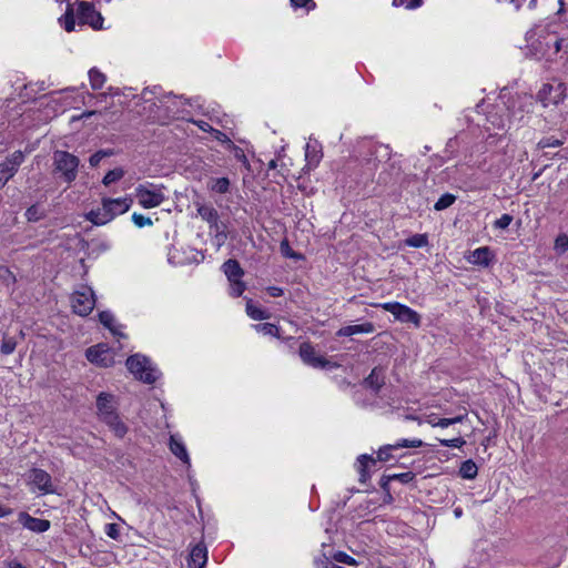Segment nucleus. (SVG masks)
<instances>
[{"label":"nucleus","instance_id":"32","mask_svg":"<svg viewBox=\"0 0 568 568\" xmlns=\"http://www.w3.org/2000/svg\"><path fill=\"white\" fill-rule=\"evenodd\" d=\"M209 187L215 193L225 194L230 190V180L227 178L212 179L209 183Z\"/></svg>","mask_w":568,"mask_h":568},{"label":"nucleus","instance_id":"53","mask_svg":"<svg viewBox=\"0 0 568 568\" xmlns=\"http://www.w3.org/2000/svg\"><path fill=\"white\" fill-rule=\"evenodd\" d=\"M231 146H232V148H233V150H234V156H235L239 161H241V162H243V163H247V159H246V155H245L244 151H243L241 148L235 146L233 143L231 144Z\"/></svg>","mask_w":568,"mask_h":568},{"label":"nucleus","instance_id":"24","mask_svg":"<svg viewBox=\"0 0 568 568\" xmlns=\"http://www.w3.org/2000/svg\"><path fill=\"white\" fill-rule=\"evenodd\" d=\"M85 217L94 225H104L112 221V214L108 213L103 204L102 207L90 211Z\"/></svg>","mask_w":568,"mask_h":568},{"label":"nucleus","instance_id":"11","mask_svg":"<svg viewBox=\"0 0 568 568\" xmlns=\"http://www.w3.org/2000/svg\"><path fill=\"white\" fill-rule=\"evenodd\" d=\"M85 356L89 362L103 367H109L113 364V357L109 348L103 344L89 347L85 352Z\"/></svg>","mask_w":568,"mask_h":568},{"label":"nucleus","instance_id":"22","mask_svg":"<svg viewBox=\"0 0 568 568\" xmlns=\"http://www.w3.org/2000/svg\"><path fill=\"white\" fill-rule=\"evenodd\" d=\"M493 253L489 247L483 246L474 250L468 257V262L475 265L488 266L491 262Z\"/></svg>","mask_w":568,"mask_h":568},{"label":"nucleus","instance_id":"10","mask_svg":"<svg viewBox=\"0 0 568 568\" xmlns=\"http://www.w3.org/2000/svg\"><path fill=\"white\" fill-rule=\"evenodd\" d=\"M29 480L30 484L43 495L52 494L54 491L51 476L43 469H31Z\"/></svg>","mask_w":568,"mask_h":568},{"label":"nucleus","instance_id":"41","mask_svg":"<svg viewBox=\"0 0 568 568\" xmlns=\"http://www.w3.org/2000/svg\"><path fill=\"white\" fill-rule=\"evenodd\" d=\"M291 6L296 9H305L306 12H310L315 8L314 0H290Z\"/></svg>","mask_w":568,"mask_h":568},{"label":"nucleus","instance_id":"33","mask_svg":"<svg viewBox=\"0 0 568 568\" xmlns=\"http://www.w3.org/2000/svg\"><path fill=\"white\" fill-rule=\"evenodd\" d=\"M254 329L257 333H262L263 335H270L274 337H280V327L272 323H263L253 325Z\"/></svg>","mask_w":568,"mask_h":568},{"label":"nucleus","instance_id":"15","mask_svg":"<svg viewBox=\"0 0 568 568\" xmlns=\"http://www.w3.org/2000/svg\"><path fill=\"white\" fill-rule=\"evenodd\" d=\"M103 205L106 209L108 213L112 214V220L125 212L129 211L131 201L126 197L121 199H103Z\"/></svg>","mask_w":568,"mask_h":568},{"label":"nucleus","instance_id":"4","mask_svg":"<svg viewBox=\"0 0 568 568\" xmlns=\"http://www.w3.org/2000/svg\"><path fill=\"white\" fill-rule=\"evenodd\" d=\"M71 305L73 312L80 316L89 315L95 306V297L92 288L81 285L71 295Z\"/></svg>","mask_w":568,"mask_h":568},{"label":"nucleus","instance_id":"12","mask_svg":"<svg viewBox=\"0 0 568 568\" xmlns=\"http://www.w3.org/2000/svg\"><path fill=\"white\" fill-rule=\"evenodd\" d=\"M18 520L23 526V528L37 534L44 532L50 528L49 520L32 517L26 511L19 513Z\"/></svg>","mask_w":568,"mask_h":568},{"label":"nucleus","instance_id":"48","mask_svg":"<svg viewBox=\"0 0 568 568\" xmlns=\"http://www.w3.org/2000/svg\"><path fill=\"white\" fill-rule=\"evenodd\" d=\"M465 417V415H460L453 418H439L436 424L438 425V427L446 428L450 425L462 423Z\"/></svg>","mask_w":568,"mask_h":568},{"label":"nucleus","instance_id":"18","mask_svg":"<svg viewBox=\"0 0 568 568\" xmlns=\"http://www.w3.org/2000/svg\"><path fill=\"white\" fill-rule=\"evenodd\" d=\"M101 420L106 424L110 429L114 433V435L119 438H122L128 433L126 425L120 419L116 410L102 417Z\"/></svg>","mask_w":568,"mask_h":568},{"label":"nucleus","instance_id":"30","mask_svg":"<svg viewBox=\"0 0 568 568\" xmlns=\"http://www.w3.org/2000/svg\"><path fill=\"white\" fill-rule=\"evenodd\" d=\"M478 474L477 465L471 460H465L459 468V475L464 479H474Z\"/></svg>","mask_w":568,"mask_h":568},{"label":"nucleus","instance_id":"38","mask_svg":"<svg viewBox=\"0 0 568 568\" xmlns=\"http://www.w3.org/2000/svg\"><path fill=\"white\" fill-rule=\"evenodd\" d=\"M45 213L38 205H31L26 211V217L29 222H37L44 217Z\"/></svg>","mask_w":568,"mask_h":568},{"label":"nucleus","instance_id":"42","mask_svg":"<svg viewBox=\"0 0 568 568\" xmlns=\"http://www.w3.org/2000/svg\"><path fill=\"white\" fill-rule=\"evenodd\" d=\"M0 280L8 286L16 282L13 273L3 265H0Z\"/></svg>","mask_w":568,"mask_h":568},{"label":"nucleus","instance_id":"17","mask_svg":"<svg viewBox=\"0 0 568 568\" xmlns=\"http://www.w3.org/2000/svg\"><path fill=\"white\" fill-rule=\"evenodd\" d=\"M169 447L171 453L178 457L181 462H183L187 467L191 466V459L186 447L182 439L178 435L170 436Z\"/></svg>","mask_w":568,"mask_h":568},{"label":"nucleus","instance_id":"59","mask_svg":"<svg viewBox=\"0 0 568 568\" xmlns=\"http://www.w3.org/2000/svg\"><path fill=\"white\" fill-rule=\"evenodd\" d=\"M194 123L204 132L213 131V128L205 121L200 120V121H195Z\"/></svg>","mask_w":568,"mask_h":568},{"label":"nucleus","instance_id":"19","mask_svg":"<svg viewBox=\"0 0 568 568\" xmlns=\"http://www.w3.org/2000/svg\"><path fill=\"white\" fill-rule=\"evenodd\" d=\"M101 420L106 424L110 429L114 433V435L119 438H122L128 433L126 425L120 419L116 410L102 417Z\"/></svg>","mask_w":568,"mask_h":568},{"label":"nucleus","instance_id":"34","mask_svg":"<svg viewBox=\"0 0 568 568\" xmlns=\"http://www.w3.org/2000/svg\"><path fill=\"white\" fill-rule=\"evenodd\" d=\"M60 23L67 32H71L74 30L75 21L73 16V9L71 6L68 7L64 16L60 19Z\"/></svg>","mask_w":568,"mask_h":568},{"label":"nucleus","instance_id":"27","mask_svg":"<svg viewBox=\"0 0 568 568\" xmlns=\"http://www.w3.org/2000/svg\"><path fill=\"white\" fill-rule=\"evenodd\" d=\"M369 464H375V459L369 455H361L357 458V470L359 473V481L362 483H365L369 477L367 471Z\"/></svg>","mask_w":568,"mask_h":568},{"label":"nucleus","instance_id":"44","mask_svg":"<svg viewBox=\"0 0 568 568\" xmlns=\"http://www.w3.org/2000/svg\"><path fill=\"white\" fill-rule=\"evenodd\" d=\"M439 443L444 447H453V448H460L466 444L465 439L460 436L452 438V439H439Z\"/></svg>","mask_w":568,"mask_h":568},{"label":"nucleus","instance_id":"5","mask_svg":"<svg viewBox=\"0 0 568 568\" xmlns=\"http://www.w3.org/2000/svg\"><path fill=\"white\" fill-rule=\"evenodd\" d=\"M375 306L389 312L395 317V320L400 323H410L415 327L420 326V315L407 305L400 304L398 302H386L376 304Z\"/></svg>","mask_w":568,"mask_h":568},{"label":"nucleus","instance_id":"50","mask_svg":"<svg viewBox=\"0 0 568 568\" xmlns=\"http://www.w3.org/2000/svg\"><path fill=\"white\" fill-rule=\"evenodd\" d=\"M513 222V216L509 214H503L498 220L495 221V229L505 230Z\"/></svg>","mask_w":568,"mask_h":568},{"label":"nucleus","instance_id":"29","mask_svg":"<svg viewBox=\"0 0 568 568\" xmlns=\"http://www.w3.org/2000/svg\"><path fill=\"white\" fill-rule=\"evenodd\" d=\"M246 313L254 321L270 318V313L256 306L251 300L246 303Z\"/></svg>","mask_w":568,"mask_h":568},{"label":"nucleus","instance_id":"60","mask_svg":"<svg viewBox=\"0 0 568 568\" xmlns=\"http://www.w3.org/2000/svg\"><path fill=\"white\" fill-rule=\"evenodd\" d=\"M12 513H13V510L11 508L6 507L0 503V518L7 517V516L11 515Z\"/></svg>","mask_w":568,"mask_h":568},{"label":"nucleus","instance_id":"21","mask_svg":"<svg viewBox=\"0 0 568 568\" xmlns=\"http://www.w3.org/2000/svg\"><path fill=\"white\" fill-rule=\"evenodd\" d=\"M374 331H375L374 324L371 322H366L363 324L348 325V326L341 327L336 332V335L339 337H343V336H352V335H357V334H371Z\"/></svg>","mask_w":568,"mask_h":568},{"label":"nucleus","instance_id":"26","mask_svg":"<svg viewBox=\"0 0 568 568\" xmlns=\"http://www.w3.org/2000/svg\"><path fill=\"white\" fill-rule=\"evenodd\" d=\"M196 211H197V214L204 221L210 223L211 226L217 224L219 213H217V211L213 206L201 204V205L197 206Z\"/></svg>","mask_w":568,"mask_h":568},{"label":"nucleus","instance_id":"46","mask_svg":"<svg viewBox=\"0 0 568 568\" xmlns=\"http://www.w3.org/2000/svg\"><path fill=\"white\" fill-rule=\"evenodd\" d=\"M562 144L561 140H558L554 136L544 138L539 141L538 146L540 149H547V148H557Z\"/></svg>","mask_w":568,"mask_h":568},{"label":"nucleus","instance_id":"40","mask_svg":"<svg viewBox=\"0 0 568 568\" xmlns=\"http://www.w3.org/2000/svg\"><path fill=\"white\" fill-rule=\"evenodd\" d=\"M555 250L559 254H562L568 251V235L567 234H559L556 237Z\"/></svg>","mask_w":568,"mask_h":568},{"label":"nucleus","instance_id":"37","mask_svg":"<svg viewBox=\"0 0 568 568\" xmlns=\"http://www.w3.org/2000/svg\"><path fill=\"white\" fill-rule=\"evenodd\" d=\"M123 175H124V171L122 169H120V168L113 169L104 175L102 183L108 186V185L121 180L123 178Z\"/></svg>","mask_w":568,"mask_h":568},{"label":"nucleus","instance_id":"1","mask_svg":"<svg viewBox=\"0 0 568 568\" xmlns=\"http://www.w3.org/2000/svg\"><path fill=\"white\" fill-rule=\"evenodd\" d=\"M126 367L136 379L145 384H153L160 377L159 371L152 366L150 359L140 354L130 356L126 359Z\"/></svg>","mask_w":568,"mask_h":568},{"label":"nucleus","instance_id":"47","mask_svg":"<svg viewBox=\"0 0 568 568\" xmlns=\"http://www.w3.org/2000/svg\"><path fill=\"white\" fill-rule=\"evenodd\" d=\"M280 248H281V253L283 254V256L285 257H290V258H301V255L295 253L288 242L286 240L282 241L281 242V245H280Z\"/></svg>","mask_w":568,"mask_h":568},{"label":"nucleus","instance_id":"8","mask_svg":"<svg viewBox=\"0 0 568 568\" xmlns=\"http://www.w3.org/2000/svg\"><path fill=\"white\" fill-rule=\"evenodd\" d=\"M77 17L81 24H89L93 29L102 28L103 18L100 12L95 11L92 3L85 1L79 2Z\"/></svg>","mask_w":568,"mask_h":568},{"label":"nucleus","instance_id":"14","mask_svg":"<svg viewBox=\"0 0 568 568\" xmlns=\"http://www.w3.org/2000/svg\"><path fill=\"white\" fill-rule=\"evenodd\" d=\"M323 158L321 144L317 141H310L305 146V168L307 170L315 169Z\"/></svg>","mask_w":568,"mask_h":568},{"label":"nucleus","instance_id":"23","mask_svg":"<svg viewBox=\"0 0 568 568\" xmlns=\"http://www.w3.org/2000/svg\"><path fill=\"white\" fill-rule=\"evenodd\" d=\"M222 268H223V272L226 275L229 282L237 281V280L242 278V276L244 275V271L242 270V267L240 266V263L236 260H232V258L227 260L222 265Z\"/></svg>","mask_w":568,"mask_h":568},{"label":"nucleus","instance_id":"9","mask_svg":"<svg viewBox=\"0 0 568 568\" xmlns=\"http://www.w3.org/2000/svg\"><path fill=\"white\" fill-rule=\"evenodd\" d=\"M300 357L304 364L313 368H326L331 366V363L325 357L318 355L315 352L314 346L308 342H304L301 344Z\"/></svg>","mask_w":568,"mask_h":568},{"label":"nucleus","instance_id":"45","mask_svg":"<svg viewBox=\"0 0 568 568\" xmlns=\"http://www.w3.org/2000/svg\"><path fill=\"white\" fill-rule=\"evenodd\" d=\"M132 221L134 223L135 226L138 227H144V226H150L153 224L152 220L148 216H144L142 214H139V213H133L132 214Z\"/></svg>","mask_w":568,"mask_h":568},{"label":"nucleus","instance_id":"20","mask_svg":"<svg viewBox=\"0 0 568 568\" xmlns=\"http://www.w3.org/2000/svg\"><path fill=\"white\" fill-rule=\"evenodd\" d=\"M98 416L101 419L108 414L115 412L114 396L109 393H100L97 397Z\"/></svg>","mask_w":568,"mask_h":568},{"label":"nucleus","instance_id":"28","mask_svg":"<svg viewBox=\"0 0 568 568\" xmlns=\"http://www.w3.org/2000/svg\"><path fill=\"white\" fill-rule=\"evenodd\" d=\"M365 383L367 384V386H369L371 388H373L374 390H379L381 387L384 385V374H383V371L375 367L371 374L367 376V378L365 379Z\"/></svg>","mask_w":568,"mask_h":568},{"label":"nucleus","instance_id":"6","mask_svg":"<svg viewBox=\"0 0 568 568\" xmlns=\"http://www.w3.org/2000/svg\"><path fill=\"white\" fill-rule=\"evenodd\" d=\"M566 98V85L561 82L557 84L545 83L537 93V100L544 108L557 105Z\"/></svg>","mask_w":568,"mask_h":568},{"label":"nucleus","instance_id":"2","mask_svg":"<svg viewBox=\"0 0 568 568\" xmlns=\"http://www.w3.org/2000/svg\"><path fill=\"white\" fill-rule=\"evenodd\" d=\"M79 164V158L70 152L58 150L53 153L54 171L68 184H71L77 179Z\"/></svg>","mask_w":568,"mask_h":568},{"label":"nucleus","instance_id":"63","mask_svg":"<svg viewBox=\"0 0 568 568\" xmlns=\"http://www.w3.org/2000/svg\"><path fill=\"white\" fill-rule=\"evenodd\" d=\"M438 419H439V418H437V417L429 416V417H428V419H427V423H428L430 426H433V427H438V425L436 424Z\"/></svg>","mask_w":568,"mask_h":568},{"label":"nucleus","instance_id":"16","mask_svg":"<svg viewBox=\"0 0 568 568\" xmlns=\"http://www.w3.org/2000/svg\"><path fill=\"white\" fill-rule=\"evenodd\" d=\"M207 561V550L203 544L195 545L189 555V568H204Z\"/></svg>","mask_w":568,"mask_h":568},{"label":"nucleus","instance_id":"57","mask_svg":"<svg viewBox=\"0 0 568 568\" xmlns=\"http://www.w3.org/2000/svg\"><path fill=\"white\" fill-rule=\"evenodd\" d=\"M267 292L271 296L273 297H278V296H282L283 295V288L281 287H277V286H270L267 287Z\"/></svg>","mask_w":568,"mask_h":568},{"label":"nucleus","instance_id":"61","mask_svg":"<svg viewBox=\"0 0 568 568\" xmlns=\"http://www.w3.org/2000/svg\"><path fill=\"white\" fill-rule=\"evenodd\" d=\"M98 112L97 111H85L83 112L82 114H80L79 116H73L72 120H79V119H84V118H90L94 114H97Z\"/></svg>","mask_w":568,"mask_h":568},{"label":"nucleus","instance_id":"51","mask_svg":"<svg viewBox=\"0 0 568 568\" xmlns=\"http://www.w3.org/2000/svg\"><path fill=\"white\" fill-rule=\"evenodd\" d=\"M104 532L111 539L116 540L120 537V527L116 524H106Z\"/></svg>","mask_w":568,"mask_h":568},{"label":"nucleus","instance_id":"31","mask_svg":"<svg viewBox=\"0 0 568 568\" xmlns=\"http://www.w3.org/2000/svg\"><path fill=\"white\" fill-rule=\"evenodd\" d=\"M90 85L93 90H100L106 81V77L97 68L89 71Z\"/></svg>","mask_w":568,"mask_h":568},{"label":"nucleus","instance_id":"39","mask_svg":"<svg viewBox=\"0 0 568 568\" xmlns=\"http://www.w3.org/2000/svg\"><path fill=\"white\" fill-rule=\"evenodd\" d=\"M17 347V342L13 337H4L0 347V352L3 355H9L14 352Z\"/></svg>","mask_w":568,"mask_h":568},{"label":"nucleus","instance_id":"55","mask_svg":"<svg viewBox=\"0 0 568 568\" xmlns=\"http://www.w3.org/2000/svg\"><path fill=\"white\" fill-rule=\"evenodd\" d=\"M212 132L214 133V136L216 140L223 142V143H227L230 145L232 144V141L229 139V136L225 133H223L219 130H214V129Z\"/></svg>","mask_w":568,"mask_h":568},{"label":"nucleus","instance_id":"7","mask_svg":"<svg viewBox=\"0 0 568 568\" xmlns=\"http://www.w3.org/2000/svg\"><path fill=\"white\" fill-rule=\"evenodd\" d=\"M23 161V153L21 151H16L10 154L6 161L0 163V187H3L8 181L14 176Z\"/></svg>","mask_w":568,"mask_h":568},{"label":"nucleus","instance_id":"52","mask_svg":"<svg viewBox=\"0 0 568 568\" xmlns=\"http://www.w3.org/2000/svg\"><path fill=\"white\" fill-rule=\"evenodd\" d=\"M108 155L109 153L105 151H98L90 156L89 163L91 166L95 168L100 164L101 160Z\"/></svg>","mask_w":568,"mask_h":568},{"label":"nucleus","instance_id":"64","mask_svg":"<svg viewBox=\"0 0 568 568\" xmlns=\"http://www.w3.org/2000/svg\"><path fill=\"white\" fill-rule=\"evenodd\" d=\"M267 166H268V169H270V170H274V169H276V166H277L276 160H271V161L268 162V165H267Z\"/></svg>","mask_w":568,"mask_h":568},{"label":"nucleus","instance_id":"62","mask_svg":"<svg viewBox=\"0 0 568 568\" xmlns=\"http://www.w3.org/2000/svg\"><path fill=\"white\" fill-rule=\"evenodd\" d=\"M8 568H26L21 562L17 560H10L7 562Z\"/></svg>","mask_w":568,"mask_h":568},{"label":"nucleus","instance_id":"25","mask_svg":"<svg viewBox=\"0 0 568 568\" xmlns=\"http://www.w3.org/2000/svg\"><path fill=\"white\" fill-rule=\"evenodd\" d=\"M99 320L101 322V324L106 327L108 329H110V332L114 335V336H120V337H123L124 335L121 333L120 328H121V325H116L115 323V318L113 316V314L109 311H102L99 313Z\"/></svg>","mask_w":568,"mask_h":568},{"label":"nucleus","instance_id":"56","mask_svg":"<svg viewBox=\"0 0 568 568\" xmlns=\"http://www.w3.org/2000/svg\"><path fill=\"white\" fill-rule=\"evenodd\" d=\"M393 478L398 479L402 483H409L414 478V475L410 471H407V473L395 475V476H393Z\"/></svg>","mask_w":568,"mask_h":568},{"label":"nucleus","instance_id":"3","mask_svg":"<svg viewBox=\"0 0 568 568\" xmlns=\"http://www.w3.org/2000/svg\"><path fill=\"white\" fill-rule=\"evenodd\" d=\"M165 187L153 183L140 184L135 187V197L143 209L160 206L165 200Z\"/></svg>","mask_w":568,"mask_h":568},{"label":"nucleus","instance_id":"36","mask_svg":"<svg viewBox=\"0 0 568 568\" xmlns=\"http://www.w3.org/2000/svg\"><path fill=\"white\" fill-rule=\"evenodd\" d=\"M455 201H456L455 195H453L450 193H445L435 203L434 209L436 211L445 210V209L449 207L450 205H453Z\"/></svg>","mask_w":568,"mask_h":568},{"label":"nucleus","instance_id":"13","mask_svg":"<svg viewBox=\"0 0 568 568\" xmlns=\"http://www.w3.org/2000/svg\"><path fill=\"white\" fill-rule=\"evenodd\" d=\"M423 446V442L420 439H400L396 442L394 445H387L382 447L377 453V458L379 460L386 462L389 459V450L398 449V448H418Z\"/></svg>","mask_w":568,"mask_h":568},{"label":"nucleus","instance_id":"35","mask_svg":"<svg viewBox=\"0 0 568 568\" xmlns=\"http://www.w3.org/2000/svg\"><path fill=\"white\" fill-rule=\"evenodd\" d=\"M405 244L410 247H424L428 245V236L426 234H415L406 239Z\"/></svg>","mask_w":568,"mask_h":568},{"label":"nucleus","instance_id":"49","mask_svg":"<svg viewBox=\"0 0 568 568\" xmlns=\"http://www.w3.org/2000/svg\"><path fill=\"white\" fill-rule=\"evenodd\" d=\"M422 0H393L394 7H404L406 9H415L419 7Z\"/></svg>","mask_w":568,"mask_h":568},{"label":"nucleus","instance_id":"43","mask_svg":"<svg viewBox=\"0 0 568 568\" xmlns=\"http://www.w3.org/2000/svg\"><path fill=\"white\" fill-rule=\"evenodd\" d=\"M245 288H246L245 283L241 278L237 281L230 282L231 295H233L235 297L242 295L243 292L245 291Z\"/></svg>","mask_w":568,"mask_h":568},{"label":"nucleus","instance_id":"58","mask_svg":"<svg viewBox=\"0 0 568 568\" xmlns=\"http://www.w3.org/2000/svg\"><path fill=\"white\" fill-rule=\"evenodd\" d=\"M328 558L327 557H323V558H317L314 560V564L317 568H328L327 564H328Z\"/></svg>","mask_w":568,"mask_h":568},{"label":"nucleus","instance_id":"54","mask_svg":"<svg viewBox=\"0 0 568 568\" xmlns=\"http://www.w3.org/2000/svg\"><path fill=\"white\" fill-rule=\"evenodd\" d=\"M335 559L339 562H343V564H347V565H352L354 562V559L352 557H349L347 554L345 552H338L336 556H335Z\"/></svg>","mask_w":568,"mask_h":568}]
</instances>
